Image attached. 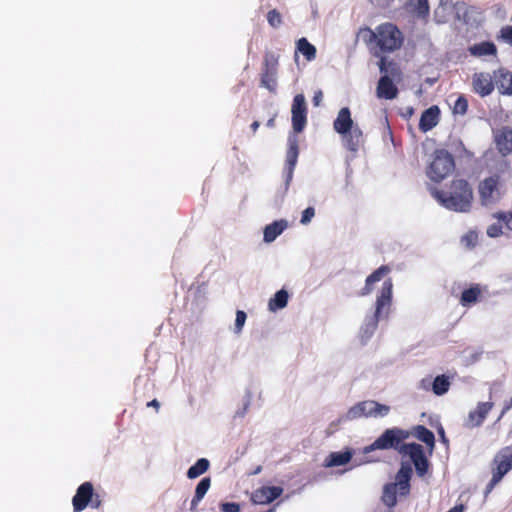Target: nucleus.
I'll use <instances>...</instances> for the list:
<instances>
[{"label": "nucleus", "mask_w": 512, "mask_h": 512, "mask_svg": "<svg viewBox=\"0 0 512 512\" xmlns=\"http://www.w3.org/2000/svg\"><path fill=\"white\" fill-rule=\"evenodd\" d=\"M410 437V432L399 427L386 429L373 443L364 447L363 453L375 450L394 449L403 456H409L415 466L416 473L424 476L429 469V462L423 447L418 443H404Z\"/></svg>", "instance_id": "nucleus-1"}, {"label": "nucleus", "mask_w": 512, "mask_h": 512, "mask_svg": "<svg viewBox=\"0 0 512 512\" xmlns=\"http://www.w3.org/2000/svg\"><path fill=\"white\" fill-rule=\"evenodd\" d=\"M431 195L446 209L466 213L472 208L473 190L470 183L463 178L453 179L448 190L431 189Z\"/></svg>", "instance_id": "nucleus-2"}, {"label": "nucleus", "mask_w": 512, "mask_h": 512, "mask_svg": "<svg viewBox=\"0 0 512 512\" xmlns=\"http://www.w3.org/2000/svg\"><path fill=\"white\" fill-rule=\"evenodd\" d=\"M393 282L391 278L386 279L375 302V312L361 327L360 337L365 343L375 332L381 318L387 317L392 304Z\"/></svg>", "instance_id": "nucleus-3"}, {"label": "nucleus", "mask_w": 512, "mask_h": 512, "mask_svg": "<svg viewBox=\"0 0 512 512\" xmlns=\"http://www.w3.org/2000/svg\"><path fill=\"white\" fill-rule=\"evenodd\" d=\"M367 43L377 42L382 52H393L403 43L402 32L392 23H383L375 31L366 27L360 32Z\"/></svg>", "instance_id": "nucleus-4"}, {"label": "nucleus", "mask_w": 512, "mask_h": 512, "mask_svg": "<svg viewBox=\"0 0 512 512\" xmlns=\"http://www.w3.org/2000/svg\"><path fill=\"white\" fill-rule=\"evenodd\" d=\"M456 169L454 156L446 149L434 150L430 155L426 167V176L435 184H439L451 176Z\"/></svg>", "instance_id": "nucleus-5"}, {"label": "nucleus", "mask_w": 512, "mask_h": 512, "mask_svg": "<svg viewBox=\"0 0 512 512\" xmlns=\"http://www.w3.org/2000/svg\"><path fill=\"white\" fill-rule=\"evenodd\" d=\"M509 170V162L502 158L496 163V172L480 181L478 185V194L483 206L493 205L500 200L501 177L505 173H508Z\"/></svg>", "instance_id": "nucleus-6"}, {"label": "nucleus", "mask_w": 512, "mask_h": 512, "mask_svg": "<svg viewBox=\"0 0 512 512\" xmlns=\"http://www.w3.org/2000/svg\"><path fill=\"white\" fill-rule=\"evenodd\" d=\"M492 478L486 486L485 495L492 492L503 477L512 470V445L499 449L491 461Z\"/></svg>", "instance_id": "nucleus-7"}, {"label": "nucleus", "mask_w": 512, "mask_h": 512, "mask_svg": "<svg viewBox=\"0 0 512 512\" xmlns=\"http://www.w3.org/2000/svg\"><path fill=\"white\" fill-rule=\"evenodd\" d=\"M74 512H82L90 505L94 509L100 508L102 500L99 494L94 493V487L91 482L82 483L76 490L72 498Z\"/></svg>", "instance_id": "nucleus-8"}, {"label": "nucleus", "mask_w": 512, "mask_h": 512, "mask_svg": "<svg viewBox=\"0 0 512 512\" xmlns=\"http://www.w3.org/2000/svg\"><path fill=\"white\" fill-rule=\"evenodd\" d=\"M291 113L292 128L295 133H301L307 124V105L303 94H297L294 96Z\"/></svg>", "instance_id": "nucleus-9"}, {"label": "nucleus", "mask_w": 512, "mask_h": 512, "mask_svg": "<svg viewBox=\"0 0 512 512\" xmlns=\"http://www.w3.org/2000/svg\"><path fill=\"white\" fill-rule=\"evenodd\" d=\"M299 156V146L298 140L296 137H289L288 139V149L286 151V160L284 165V177H285V189L287 190L294 174V169L296 167Z\"/></svg>", "instance_id": "nucleus-10"}, {"label": "nucleus", "mask_w": 512, "mask_h": 512, "mask_svg": "<svg viewBox=\"0 0 512 512\" xmlns=\"http://www.w3.org/2000/svg\"><path fill=\"white\" fill-rule=\"evenodd\" d=\"M283 493L280 486H262L256 489L251 495V502L254 504H269L279 498Z\"/></svg>", "instance_id": "nucleus-11"}, {"label": "nucleus", "mask_w": 512, "mask_h": 512, "mask_svg": "<svg viewBox=\"0 0 512 512\" xmlns=\"http://www.w3.org/2000/svg\"><path fill=\"white\" fill-rule=\"evenodd\" d=\"M494 403L491 401L480 402L473 411H470L465 421L467 428H475L482 425L488 413L492 410Z\"/></svg>", "instance_id": "nucleus-12"}, {"label": "nucleus", "mask_w": 512, "mask_h": 512, "mask_svg": "<svg viewBox=\"0 0 512 512\" xmlns=\"http://www.w3.org/2000/svg\"><path fill=\"white\" fill-rule=\"evenodd\" d=\"M474 92L481 97L490 95L494 90V80L488 73H475L472 78Z\"/></svg>", "instance_id": "nucleus-13"}, {"label": "nucleus", "mask_w": 512, "mask_h": 512, "mask_svg": "<svg viewBox=\"0 0 512 512\" xmlns=\"http://www.w3.org/2000/svg\"><path fill=\"white\" fill-rule=\"evenodd\" d=\"M342 137L345 148L351 152H357L365 142L363 131L358 125L342 134Z\"/></svg>", "instance_id": "nucleus-14"}, {"label": "nucleus", "mask_w": 512, "mask_h": 512, "mask_svg": "<svg viewBox=\"0 0 512 512\" xmlns=\"http://www.w3.org/2000/svg\"><path fill=\"white\" fill-rule=\"evenodd\" d=\"M494 87L502 95H512V73L504 68L494 72Z\"/></svg>", "instance_id": "nucleus-15"}, {"label": "nucleus", "mask_w": 512, "mask_h": 512, "mask_svg": "<svg viewBox=\"0 0 512 512\" xmlns=\"http://www.w3.org/2000/svg\"><path fill=\"white\" fill-rule=\"evenodd\" d=\"M376 93L378 98L392 100L398 96V88L388 75H383L378 81Z\"/></svg>", "instance_id": "nucleus-16"}, {"label": "nucleus", "mask_w": 512, "mask_h": 512, "mask_svg": "<svg viewBox=\"0 0 512 512\" xmlns=\"http://www.w3.org/2000/svg\"><path fill=\"white\" fill-rule=\"evenodd\" d=\"M413 470L410 464L402 463L396 474V482L400 495H407L410 491V479Z\"/></svg>", "instance_id": "nucleus-17"}, {"label": "nucleus", "mask_w": 512, "mask_h": 512, "mask_svg": "<svg viewBox=\"0 0 512 512\" xmlns=\"http://www.w3.org/2000/svg\"><path fill=\"white\" fill-rule=\"evenodd\" d=\"M354 126L355 124L352 120L350 109L348 107L341 108L333 122L334 130L338 134L342 135L346 132H349V130H351V128Z\"/></svg>", "instance_id": "nucleus-18"}, {"label": "nucleus", "mask_w": 512, "mask_h": 512, "mask_svg": "<svg viewBox=\"0 0 512 512\" xmlns=\"http://www.w3.org/2000/svg\"><path fill=\"white\" fill-rule=\"evenodd\" d=\"M391 269L388 265H382L374 272H372L365 280V285L359 292L360 296L369 295L373 289L374 284L381 281L385 276L390 273Z\"/></svg>", "instance_id": "nucleus-19"}, {"label": "nucleus", "mask_w": 512, "mask_h": 512, "mask_svg": "<svg viewBox=\"0 0 512 512\" xmlns=\"http://www.w3.org/2000/svg\"><path fill=\"white\" fill-rule=\"evenodd\" d=\"M440 110L437 106H431L424 110L419 121V129L422 132H428L439 122Z\"/></svg>", "instance_id": "nucleus-20"}, {"label": "nucleus", "mask_w": 512, "mask_h": 512, "mask_svg": "<svg viewBox=\"0 0 512 512\" xmlns=\"http://www.w3.org/2000/svg\"><path fill=\"white\" fill-rule=\"evenodd\" d=\"M497 149L503 156L512 152V130L504 127L495 135Z\"/></svg>", "instance_id": "nucleus-21"}, {"label": "nucleus", "mask_w": 512, "mask_h": 512, "mask_svg": "<svg viewBox=\"0 0 512 512\" xmlns=\"http://www.w3.org/2000/svg\"><path fill=\"white\" fill-rule=\"evenodd\" d=\"M375 407L376 406L374 400L362 401L350 408L348 414L350 418H359L362 416L374 417Z\"/></svg>", "instance_id": "nucleus-22"}, {"label": "nucleus", "mask_w": 512, "mask_h": 512, "mask_svg": "<svg viewBox=\"0 0 512 512\" xmlns=\"http://www.w3.org/2000/svg\"><path fill=\"white\" fill-rule=\"evenodd\" d=\"M469 52L475 57L495 56L497 54V48L493 42L483 41L469 47Z\"/></svg>", "instance_id": "nucleus-23"}, {"label": "nucleus", "mask_w": 512, "mask_h": 512, "mask_svg": "<svg viewBox=\"0 0 512 512\" xmlns=\"http://www.w3.org/2000/svg\"><path fill=\"white\" fill-rule=\"evenodd\" d=\"M287 227L285 220L274 221L264 228V241L273 242Z\"/></svg>", "instance_id": "nucleus-24"}, {"label": "nucleus", "mask_w": 512, "mask_h": 512, "mask_svg": "<svg viewBox=\"0 0 512 512\" xmlns=\"http://www.w3.org/2000/svg\"><path fill=\"white\" fill-rule=\"evenodd\" d=\"M482 294L479 284H474L470 288L465 289L460 297V304L464 307H469L475 304Z\"/></svg>", "instance_id": "nucleus-25"}, {"label": "nucleus", "mask_w": 512, "mask_h": 512, "mask_svg": "<svg viewBox=\"0 0 512 512\" xmlns=\"http://www.w3.org/2000/svg\"><path fill=\"white\" fill-rule=\"evenodd\" d=\"M352 452L347 450L343 452H332L325 459L326 467H337L347 464L352 458Z\"/></svg>", "instance_id": "nucleus-26"}, {"label": "nucleus", "mask_w": 512, "mask_h": 512, "mask_svg": "<svg viewBox=\"0 0 512 512\" xmlns=\"http://www.w3.org/2000/svg\"><path fill=\"white\" fill-rule=\"evenodd\" d=\"M409 11L418 18L426 19L429 16L428 0H409L407 3Z\"/></svg>", "instance_id": "nucleus-27"}, {"label": "nucleus", "mask_w": 512, "mask_h": 512, "mask_svg": "<svg viewBox=\"0 0 512 512\" xmlns=\"http://www.w3.org/2000/svg\"><path fill=\"white\" fill-rule=\"evenodd\" d=\"M211 486V478L204 477L197 484L195 494L191 500V510L195 509Z\"/></svg>", "instance_id": "nucleus-28"}, {"label": "nucleus", "mask_w": 512, "mask_h": 512, "mask_svg": "<svg viewBox=\"0 0 512 512\" xmlns=\"http://www.w3.org/2000/svg\"><path fill=\"white\" fill-rule=\"evenodd\" d=\"M288 292L285 289L277 291L273 298L268 302V308L270 311H277L286 307L288 303Z\"/></svg>", "instance_id": "nucleus-29"}, {"label": "nucleus", "mask_w": 512, "mask_h": 512, "mask_svg": "<svg viewBox=\"0 0 512 512\" xmlns=\"http://www.w3.org/2000/svg\"><path fill=\"white\" fill-rule=\"evenodd\" d=\"M297 51L300 52L308 61L316 57V48L306 38H300L296 43Z\"/></svg>", "instance_id": "nucleus-30"}, {"label": "nucleus", "mask_w": 512, "mask_h": 512, "mask_svg": "<svg viewBox=\"0 0 512 512\" xmlns=\"http://www.w3.org/2000/svg\"><path fill=\"white\" fill-rule=\"evenodd\" d=\"M210 466V462L206 458H200L192 465L187 471V477L189 479H195L204 474Z\"/></svg>", "instance_id": "nucleus-31"}, {"label": "nucleus", "mask_w": 512, "mask_h": 512, "mask_svg": "<svg viewBox=\"0 0 512 512\" xmlns=\"http://www.w3.org/2000/svg\"><path fill=\"white\" fill-rule=\"evenodd\" d=\"M278 66H279V55H277L273 51H266L264 54L262 71L278 73Z\"/></svg>", "instance_id": "nucleus-32"}, {"label": "nucleus", "mask_w": 512, "mask_h": 512, "mask_svg": "<svg viewBox=\"0 0 512 512\" xmlns=\"http://www.w3.org/2000/svg\"><path fill=\"white\" fill-rule=\"evenodd\" d=\"M451 382L449 377L446 375H438L435 377L432 383V391L434 394L441 396L448 392L450 388Z\"/></svg>", "instance_id": "nucleus-33"}, {"label": "nucleus", "mask_w": 512, "mask_h": 512, "mask_svg": "<svg viewBox=\"0 0 512 512\" xmlns=\"http://www.w3.org/2000/svg\"><path fill=\"white\" fill-rule=\"evenodd\" d=\"M397 484H387L384 487L383 494H382V501L386 506L389 508H392L397 503Z\"/></svg>", "instance_id": "nucleus-34"}, {"label": "nucleus", "mask_w": 512, "mask_h": 512, "mask_svg": "<svg viewBox=\"0 0 512 512\" xmlns=\"http://www.w3.org/2000/svg\"><path fill=\"white\" fill-rule=\"evenodd\" d=\"M415 435L420 441L424 442L431 449L434 447V445H435L434 433L431 430H429L428 428H426L425 426H423V425L416 426Z\"/></svg>", "instance_id": "nucleus-35"}, {"label": "nucleus", "mask_w": 512, "mask_h": 512, "mask_svg": "<svg viewBox=\"0 0 512 512\" xmlns=\"http://www.w3.org/2000/svg\"><path fill=\"white\" fill-rule=\"evenodd\" d=\"M260 83L262 87L266 88L271 93H275L277 90V73L261 71Z\"/></svg>", "instance_id": "nucleus-36"}, {"label": "nucleus", "mask_w": 512, "mask_h": 512, "mask_svg": "<svg viewBox=\"0 0 512 512\" xmlns=\"http://www.w3.org/2000/svg\"><path fill=\"white\" fill-rule=\"evenodd\" d=\"M467 110H468V100L466 99L465 96L460 95L454 102L453 113L459 114V115H464V114H466Z\"/></svg>", "instance_id": "nucleus-37"}, {"label": "nucleus", "mask_w": 512, "mask_h": 512, "mask_svg": "<svg viewBox=\"0 0 512 512\" xmlns=\"http://www.w3.org/2000/svg\"><path fill=\"white\" fill-rule=\"evenodd\" d=\"M267 21L273 28H278L282 24V16L278 10L272 9L267 13Z\"/></svg>", "instance_id": "nucleus-38"}, {"label": "nucleus", "mask_w": 512, "mask_h": 512, "mask_svg": "<svg viewBox=\"0 0 512 512\" xmlns=\"http://www.w3.org/2000/svg\"><path fill=\"white\" fill-rule=\"evenodd\" d=\"M498 39L509 44L512 47V25H507L501 28Z\"/></svg>", "instance_id": "nucleus-39"}, {"label": "nucleus", "mask_w": 512, "mask_h": 512, "mask_svg": "<svg viewBox=\"0 0 512 512\" xmlns=\"http://www.w3.org/2000/svg\"><path fill=\"white\" fill-rule=\"evenodd\" d=\"M494 217L502 221L509 230H512V212H497Z\"/></svg>", "instance_id": "nucleus-40"}, {"label": "nucleus", "mask_w": 512, "mask_h": 512, "mask_svg": "<svg viewBox=\"0 0 512 512\" xmlns=\"http://www.w3.org/2000/svg\"><path fill=\"white\" fill-rule=\"evenodd\" d=\"M247 315L244 311L238 310L236 312V319H235V332L240 333L245 321H246Z\"/></svg>", "instance_id": "nucleus-41"}, {"label": "nucleus", "mask_w": 512, "mask_h": 512, "mask_svg": "<svg viewBox=\"0 0 512 512\" xmlns=\"http://www.w3.org/2000/svg\"><path fill=\"white\" fill-rule=\"evenodd\" d=\"M220 509L223 512H240V505L235 502H225L220 504Z\"/></svg>", "instance_id": "nucleus-42"}, {"label": "nucleus", "mask_w": 512, "mask_h": 512, "mask_svg": "<svg viewBox=\"0 0 512 512\" xmlns=\"http://www.w3.org/2000/svg\"><path fill=\"white\" fill-rule=\"evenodd\" d=\"M315 215V210L313 207H308L302 212L301 220L300 222L304 225L308 224L311 219Z\"/></svg>", "instance_id": "nucleus-43"}, {"label": "nucleus", "mask_w": 512, "mask_h": 512, "mask_svg": "<svg viewBox=\"0 0 512 512\" xmlns=\"http://www.w3.org/2000/svg\"><path fill=\"white\" fill-rule=\"evenodd\" d=\"M375 416L374 417H378V416H386L389 411H390V407L387 406V405H384V404H381L377 401H375Z\"/></svg>", "instance_id": "nucleus-44"}, {"label": "nucleus", "mask_w": 512, "mask_h": 512, "mask_svg": "<svg viewBox=\"0 0 512 512\" xmlns=\"http://www.w3.org/2000/svg\"><path fill=\"white\" fill-rule=\"evenodd\" d=\"M487 234L490 237H498L502 234V226L500 224H492L487 228Z\"/></svg>", "instance_id": "nucleus-45"}, {"label": "nucleus", "mask_w": 512, "mask_h": 512, "mask_svg": "<svg viewBox=\"0 0 512 512\" xmlns=\"http://www.w3.org/2000/svg\"><path fill=\"white\" fill-rule=\"evenodd\" d=\"M392 64H393L392 62H389V65H392ZM387 65H388V62H387L386 58L385 57H381L380 61L378 63V66H379V69H380L381 73H385L386 74L388 72Z\"/></svg>", "instance_id": "nucleus-46"}, {"label": "nucleus", "mask_w": 512, "mask_h": 512, "mask_svg": "<svg viewBox=\"0 0 512 512\" xmlns=\"http://www.w3.org/2000/svg\"><path fill=\"white\" fill-rule=\"evenodd\" d=\"M512 408V397L504 403L500 418L503 417Z\"/></svg>", "instance_id": "nucleus-47"}, {"label": "nucleus", "mask_w": 512, "mask_h": 512, "mask_svg": "<svg viewBox=\"0 0 512 512\" xmlns=\"http://www.w3.org/2000/svg\"><path fill=\"white\" fill-rule=\"evenodd\" d=\"M147 407H153L156 409V411H158L160 408V403L157 399H153L152 401L147 403Z\"/></svg>", "instance_id": "nucleus-48"}, {"label": "nucleus", "mask_w": 512, "mask_h": 512, "mask_svg": "<svg viewBox=\"0 0 512 512\" xmlns=\"http://www.w3.org/2000/svg\"><path fill=\"white\" fill-rule=\"evenodd\" d=\"M322 92L321 91H318L314 97H313V102H314V105H318L320 103V101L322 100Z\"/></svg>", "instance_id": "nucleus-49"}, {"label": "nucleus", "mask_w": 512, "mask_h": 512, "mask_svg": "<svg viewBox=\"0 0 512 512\" xmlns=\"http://www.w3.org/2000/svg\"><path fill=\"white\" fill-rule=\"evenodd\" d=\"M464 506L462 504L456 505L447 512H463Z\"/></svg>", "instance_id": "nucleus-50"}, {"label": "nucleus", "mask_w": 512, "mask_h": 512, "mask_svg": "<svg viewBox=\"0 0 512 512\" xmlns=\"http://www.w3.org/2000/svg\"><path fill=\"white\" fill-rule=\"evenodd\" d=\"M260 126V123L258 121H254L252 124H251V129L253 132H256L257 129L259 128Z\"/></svg>", "instance_id": "nucleus-51"}, {"label": "nucleus", "mask_w": 512, "mask_h": 512, "mask_svg": "<svg viewBox=\"0 0 512 512\" xmlns=\"http://www.w3.org/2000/svg\"><path fill=\"white\" fill-rule=\"evenodd\" d=\"M275 124V119L274 118H270L268 121H267V126L269 127H273Z\"/></svg>", "instance_id": "nucleus-52"}, {"label": "nucleus", "mask_w": 512, "mask_h": 512, "mask_svg": "<svg viewBox=\"0 0 512 512\" xmlns=\"http://www.w3.org/2000/svg\"><path fill=\"white\" fill-rule=\"evenodd\" d=\"M261 471V466H258L255 471L253 472V474H258L259 472Z\"/></svg>", "instance_id": "nucleus-53"}]
</instances>
